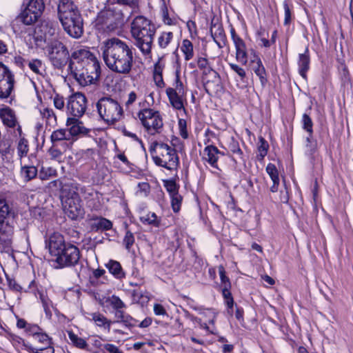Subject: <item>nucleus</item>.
I'll return each instance as SVG.
<instances>
[{
	"instance_id": "obj_1",
	"label": "nucleus",
	"mask_w": 353,
	"mask_h": 353,
	"mask_svg": "<svg viewBox=\"0 0 353 353\" xmlns=\"http://www.w3.org/2000/svg\"><path fill=\"white\" fill-rule=\"evenodd\" d=\"M133 48L128 43L112 37L102 42L101 51L106 65L112 72L128 74L134 63Z\"/></svg>"
},
{
	"instance_id": "obj_2",
	"label": "nucleus",
	"mask_w": 353,
	"mask_h": 353,
	"mask_svg": "<svg viewBox=\"0 0 353 353\" xmlns=\"http://www.w3.org/2000/svg\"><path fill=\"white\" fill-rule=\"evenodd\" d=\"M130 31L136 46L143 54H150L156 31L152 22L143 16H137L131 23Z\"/></svg>"
},
{
	"instance_id": "obj_3",
	"label": "nucleus",
	"mask_w": 353,
	"mask_h": 353,
	"mask_svg": "<svg viewBox=\"0 0 353 353\" xmlns=\"http://www.w3.org/2000/svg\"><path fill=\"white\" fill-rule=\"evenodd\" d=\"M128 12L123 13L119 6L105 8L97 14L94 26L99 32L110 33L129 20Z\"/></svg>"
},
{
	"instance_id": "obj_4",
	"label": "nucleus",
	"mask_w": 353,
	"mask_h": 353,
	"mask_svg": "<svg viewBox=\"0 0 353 353\" xmlns=\"http://www.w3.org/2000/svg\"><path fill=\"white\" fill-rule=\"evenodd\" d=\"M154 163L169 170H176L179 159L176 150L162 142L154 141L150 147Z\"/></svg>"
},
{
	"instance_id": "obj_5",
	"label": "nucleus",
	"mask_w": 353,
	"mask_h": 353,
	"mask_svg": "<svg viewBox=\"0 0 353 353\" xmlns=\"http://www.w3.org/2000/svg\"><path fill=\"white\" fill-rule=\"evenodd\" d=\"M74 65L73 63H70L68 69L80 85L86 86L99 80L101 66L97 59L83 63V65L82 63Z\"/></svg>"
},
{
	"instance_id": "obj_6",
	"label": "nucleus",
	"mask_w": 353,
	"mask_h": 353,
	"mask_svg": "<svg viewBox=\"0 0 353 353\" xmlns=\"http://www.w3.org/2000/svg\"><path fill=\"white\" fill-rule=\"evenodd\" d=\"M11 209L6 198L0 195V251L10 253L13 228L7 221Z\"/></svg>"
},
{
	"instance_id": "obj_7",
	"label": "nucleus",
	"mask_w": 353,
	"mask_h": 353,
	"mask_svg": "<svg viewBox=\"0 0 353 353\" xmlns=\"http://www.w3.org/2000/svg\"><path fill=\"white\" fill-rule=\"evenodd\" d=\"M100 117L108 124H114L123 116V109L119 102L110 97L101 98L97 103Z\"/></svg>"
},
{
	"instance_id": "obj_8",
	"label": "nucleus",
	"mask_w": 353,
	"mask_h": 353,
	"mask_svg": "<svg viewBox=\"0 0 353 353\" xmlns=\"http://www.w3.org/2000/svg\"><path fill=\"white\" fill-rule=\"evenodd\" d=\"M48 57L54 67L61 69L66 65L70 59L67 47L58 39L51 41L46 46Z\"/></svg>"
},
{
	"instance_id": "obj_9",
	"label": "nucleus",
	"mask_w": 353,
	"mask_h": 353,
	"mask_svg": "<svg viewBox=\"0 0 353 353\" xmlns=\"http://www.w3.org/2000/svg\"><path fill=\"white\" fill-rule=\"evenodd\" d=\"M138 117L148 134L154 135L161 132L163 123L159 112L150 108L143 109L139 112Z\"/></svg>"
},
{
	"instance_id": "obj_10",
	"label": "nucleus",
	"mask_w": 353,
	"mask_h": 353,
	"mask_svg": "<svg viewBox=\"0 0 353 353\" xmlns=\"http://www.w3.org/2000/svg\"><path fill=\"white\" fill-rule=\"evenodd\" d=\"M62 205L65 214L70 219L77 220L83 218L85 212L78 192H70L68 196L63 197Z\"/></svg>"
},
{
	"instance_id": "obj_11",
	"label": "nucleus",
	"mask_w": 353,
	"mask_h": 353,
	"mask_svg": "<svg viewBox=\"0 0 353 353\" xmlns=\"http://www.w3.org/2000/svg\"><path fill=\"white\" fill-rule=\"evenodd\" d=\"M59 28L52 21L43 20L34 29L36 42H44L46 44L57 39Z\"/></svg>"
},
{
	"instance_id": "obj_12",
	"label": "nucleus",
	"mask_w": 353,
	"mask_h": 353,
	"mask_svg": "<svg viewBox=\"0 0 353 353\" xmlns=\"http://www.w3.org/2000/svg\"><path fill=\"white\" fill-rule=\"evenodd\" d=\"M79 249L74 245L68 243L66 248L57 256L56 263L59 267H72L76 265L80 259Z\"/></svg>"
},
{
	"instance_id": "obj_13",
	"label": "nucleus",
	"mask_w": 353,
	"mask_h": 353,
	"mask_svg": "<svg viewBox=\"0 0 353 353\" xmlns=\"http://www.w3.org/2000/svg\"><path fill=\"white\" fill-rule=\"evenodd\" d=\"M65 32L72 38L79 39L83 34V19L79 14H73V15L60 20Z\"/></svg>"
},
{
	"instance_id": "obj_14",
	"label": "nucleus",
	"mask_w": 353,
	"mask_h": 353,
	"mask_svg": "<svg viewBox=\"0 0 353 353\" xmlns=\"http://www.w3.org/2000/svg\"><path fill=\"white\" fill-rule=\"evenodd\" d=\"M87 99L82 93L77 92L72 94L68 100L67 110L72 118H79L85 113Z\"/></svg>"
},
{
	"instance_id": "obj_15",
	"label": "nucleus",
	"mask_w": 353,
	"mask_h": 353,
	"mask_svg": "<svg viewBox=\"0 0 353 353\" xmlns=\"http://www.w3.org/2000/svg\"><path fill=\"white\" fill-rule=\"evenodd\" d=\"M66 243L63 235L54 232L52 234L48 239L46 240V247L48 248L49 252L52 256H57L66 248Z\"/></svg>"
},
{
	"instance_id": "obj_16",
	"label": "nucleus",
	"mask_w": 353,
	"mask_h": 353,
	"mask_svg": "<svg viewBox=\"0 0 353 353\" xmlns=\"http://www.w3.org/2000/svg\"><path fill=\"white\" fill-rule=\"evenodd\" d=\"M202 75L204 88L207 93L210 94L219 86L220 76L216 71L212 69V65L210 66V68L202 70Z\"/></svg>"
},
{
	"instance_id": "obj_17",
	"label": "nucleus",
	"mask_w": 353,
	"mask_h": 353,
	"mask_svg": "<svg viewBox=\"0 0 353 353\" xmlns=\"http://www.w3.org/2000/svg\"><path fill=\"white\" fill-rule=\"evenodd\" d=\"M97 57L94 54H92L88 48L86 47H80L75 49L70 56L69 63H73L74 65L76 64H83V63H86L92 61V60L96 59Z\"/></svg>"
},
{
	"instance_id": "obj_18",
	"label": "nucleus",
	"mask_w": 353,
	"mask_h": 353,
	"mask_svg": "<svg viewBox=\"0 0 353 353\" xmlns=\"http://www.w3.org/2000/svg\"><path fill=\"white\" fill-rule=\"evenodd\" d=\"M14 83V77L12 72L0 79V99H5L12 96Z\"/></svg>"
},
{
	"instance_id": "obj_19",
	"label": "nucleus",
	"mask_w": 353,
	"mask_h": 353,
	"mask_svg": "<svg viewBox=\"0 0 353 353\" xmlns=\"http://www.w3.org/2000/svg\"><path fill=\"white\" fill-rule=\"evenodd\" d=\"M57 9L59 21L72 16L73 14L79 13L77 7L72 0H60Z\"/></svg>"
},
{
	"instance_id": "obj_20",
	"label": "nucleus",
	"mask_w": 353,
	"mask_h": 353,
	"mask_svg": "<svg viewBox=\"0 0 353 353\" xmlns=\"http://www.w3.org/2000/svg\"><path fill=\"white\" fill-rule=\"evenodd\" d=\"M210 34L219 48H222L225 44L226 40L225 34L222 25L212 20L210 26Z\"/></svg>"
},
{
	"instance_id": "obj_21",
	"label": "nucleus",
	"mask_w": 353,
	"mask_h": 353,
	"mask_svg": "<svg viewBox=\"0 0 353 353\" xmlns=\"http://www.w3.org/2000/svg\"><path fill=\"white\" fill-rule=\"evenodd\" d=\"M305 154L314 163L319 158L317 141L313 138V135H307L305 139Z\"/></svg>"
},
{
	"instance_id": "obj_22",
	"label": "nucleus",
	"mask_w": 353,
	"mask_h": 353,
	"mask_svg": "<svg viewBox=\"0 0 353 353\" xmlns=\"http://www.w3.org/2000/svg\"><path fill=\"white\" fill-rule=\"evenodd\" d=\"M139 0H117V6L123 13L128 12L129 19L139 11Z\"/></svg>"
},
{
	"instance_id": "obj_23",
	"label": "nucleus",
	"mask_w": 353,
	"mask_h": 353,
	"mask_svg": "<svg viewBox=\"0 0 353 353\" xmlns=\"http://www.w3.org/2000/svg\"><path fill=\"white\" fill-rule=\"evenodd\" d=\"M166 94L172 108L176 110L185 109L183 101L186 100L185 96L177 94L173 88H167Z\"/></svg>"
},
{
	"instance_id": "obj_24",
	"label": "nucleus",
	"mask_w": 353,
	"mask_h": 353,
	"mask_svg": "<svg viewBox=\"0 0 353 353\" xmlns=\"http://www.w3.org/2000/svg\"><path fill=\"white\" fill-rule=\"evenodd\" d=\"M0 117L4 125L13 128L18 125L15 112L10 108H2L0 110Z\"/></svg>"
},
{
	"instance_id": "obj_25",
	"label": "nucleus",
	"mask_w": 353,
	"mask_h": 353,
	"mask_svg": "<svg viewBox=\"0 0 353 353\" xmlns=\"http://www.w3.org/2000/svg\"><path fill=\"white\" fill-rule=\"evenodd\" d=\"M70 187L72 190V192H78V195L79 196L81 195L85 200H91L94 194H97V192L90 185L85 186L77 183H72Z\"/></svg>"
},
{
	"instance_id": "obj_26",
	"label": "nucleus",
	"mask_w": 353,
	"mask_h": 353,
	"mask_svg": "<svg viewBox=\"0 0 353 353\" xmlns=\"http://www.w3.org/2000/svg\"><path fill=\"white\" fill-rule=\"evenodd\" d=\"M310 58L309 54V50L307 48H305L303 53H301L299 55V72L300 75L305 79H307V72L310 69Z\"/></svg>"
},
{
	"instance_id": "obj_27",
	"label": "nucleus",
	"mask_w": 353,
	"mask_h": 353,
	"mask_svg": "<svg viewBox=\"0 0 353 353\" xmlns=\"http://www.w3.org/2000/svg\"><path fill=\"white\" fill-rule=\"evenodd\" d=\"M221 152L212 145H208L204 148L203 159L208 162L212 167L217 168L218 154Z\"/></svg>"
},
{
	"instance_id": "obj_28",
	"label": "nucleus",
	"mask_w": 353,
	"mask_h": 353,
	"mask_svg": "<svg viewBox=\"0 0 353 353\" xmlns=\"http://www.w3.org/2000/svg\"><path fill=\"white\" fill-rule=\"evenodd\" d=\"M70 139V134L66 130L59 129L54 130L51 136L50 140L52 144H58L63 146V150H65L66 148V140Z\"/></svg>"
},
{
	"instance_id": "obj_29",
	"label": "nucleus",
	"mask_w": 353,
	"mask_h": 353,
	"mask_svg": "<svg viewBox=\"0 0 353 353\" xmlns=\"http://www.w3.org/2000/svg\"><path fill=\"white\" fill-rule=\"evenodd\" d=\"M67 125H70L68 134L70 136H76L80 134H85L88 130L86 129L81 122L77 118H68L67 120Z\"/></svg>"
},
{
	"instance_id": "obj_30",
	"label": "nucleus",
	"mask_w": 353,
	"mask_h": 353,
	"mask_svg": "<svg viewBox=\"0 0 353 353\" xmlns=\"http://www.w3.org/2000/svg\"><path fill=\"white\" fill-rule=\"evenodd\" d=\"M234 43L236 48V60L245 65L248 62V53L245 42L242 39H236V41Z\"/></svg>"
},
{
	"instance_id": "obj_31",
	"label": "nucleus",
	"mask_w": 353,
	"mask_h": 353,
	"mask_svg": "<svg viewBox=\"0 0 353 353\" xmlns=\"http://www.w3.org/2000/svg\"><path fill=\"white\" fill-rule=\"evenodd\" d=\"M252 68L254 73L259 77L260 81L264 85L267 81L265 69L262 63L261 60L258 57L255 56V59L252 60Z\"/></svg>"
},
{
	"instance_id": "obj_32",
	"label": "nucleus",
	"mask_w": 353,
	"mask_h": 353,
	"mask_svg": "<svg viewBox=\"0 0 353 353\" xmlns=\"http://www.w3.org/2000/svg\"><path fill=\"white\" fill-rule=\"evenodd\" d=\"M227 150L228 152H231L232 155L235 156L233 157V160L235 163H238L241 161H243V152L239 147L238 141L235 140L233 137H231L228 144Z\"/></svg>"
},
{
	"instance_id": "obj_33",
	"label": "nucleus",
	"mask_w": 353,
	"mask_h": 353,
	"mask_svg": "<svg viewBox=\"0 0 353 353\" xmlns=\"http://www.w3.org/2000/svg\"><path fill=\"white\" fill-rule=\"evenodd\" d=\"M105 267L116 279H122L125 278V273L123 271L121 265L119 262L114 260H110L106 264Z\"/></svg>"
},
{
	"instance_id": "obj_34",
	"label": "nucleus",
	"mask_w": 353,
	"mask_h": 353,
	"mask_svg": "<svg viewBox=\"0 0 353 353\" xmlns=\"http://www.w3.org/2000/svg\"><path fill=\"white\" fill-rule=\"evenodd\" d=\"M114 316L117 319V323H122L126 327H134L137 323L136 319H133L130 315L125 314L123 310L116 311Z\"/></svg>"
},
{
	"instance_id": "obj_35",
	"label": "nucleus",
	"mask_w": 353,
	"mask_h": 353,
	"mask_svg": "<svg viewBox=\"0 0 353 353\" xmlns=\"http://www.w3.org/2000/svg\"><path fill=\"white\" fill-rule=\"evenodd\" d=\"M39 17H40L37 14H34L27 8H25V10L18 16L17 19L23 24L29 26L36 22Z\"/></svg>"
},
{
	"instance_id": "obj_36",
	"label": "nucleus",
	"mask_w": 353,
	"mask_h": 353,
	"mask_svg": "<svg viewBox=\"0 0 353 353\" xmlns=\"http://www.w3.org/2000/svg\"><path fill=\"white\" fill-rule=\"evenodd\" d=\"M26 8L41 17L44 10L45 4L43 0H30Z\"/></svg>"
},
{
	"instance_id": "obj_37",
	"label": "nucleus",
	"mask_w": 353,
	"mask_h": 353,
	"mask_svg": "<svg viewBox=\"0 0 353 353\" xmlns=\"http://www.w3.org/2000/svg\"><path fill=\"white\" fill-rule=\"evenodd\" d=\"M93 221L92 228H96L97 230H108L112 227V221L101 216L96 217Z\"/></svg>"
},
{
	"instance_id": "obj_38",
	"label": "nucleus",
	"mask_w": 353,
	"mask_h": 353,
	"mask_svg": "<svg viewBox=\"0 0 353 353\" xmlns=\"http://www.w3.org/2000/svg\"><path fill=\"white\" fill-rule=\"evenodd\" d=\"M21 174L25 181H28L37 176V169L34 165H25L21 167Z\"/></svg>"
},
{
	"instance_id": "obj_39",
	"label": "nucleus",
	"mask_w": 353,
	"mask_h": 353,
	"mask_svg": "<svg viewBox=\"0 0 353 353\" xmlns=\"http://www.w3.org/2000/svg\"><path fill=\"white\" fill-rule=\"evenodd\" d=\"M42 117L46 119V124L50 126H54L57 124V117L52 109L46 108L41 110Z\"/></svg>"
},
{
	"instance_id": "obj_40",
	"label": "nucleus",
	"mask_w": 353,
	"mask_h": 353,
	"mask_svg": "<svg viewBox=\"0 0 353 353\" xmlns=\"http://www.w3.org/2000/svg\"><path fill=\"white\" fill-rule=\"evenodd\" d=\"M92 320L95 322L96 325L99 327H104L108 331L110 330L111 321L100 313H93L92 314Z\"/></svg>"
},
{
	"instance_id": "obj_41",
	"label": "nucleus",
	"mask_w": 353,
	"mask_h": 353,
	"mask_svg": "<svg viewBox=\"0 0 353 353\" xmlns=\"http://www.w3.org/2000/svg\"><path fill=\"white\" fill-rule=\"evenodd\" d=\"M269 148V145L265 139L260 137L259 138V145H258V152L259 154L256 156V158L259 161H263L264 157L266 156L268 153V150Z\"/></svg>"
},
{
	"instance_id": "obj_42",
	"label": "nucleus",
	"mask_w": 353,
	"mask_h": 353,
	"mask_svg": "<svg viewBox=\"0 0 353 353\" xmlns=\"http://www.w3.org/2000/svg\"><path fill=\"white\" fill-rule=\"evenodd\" d=\"M181 51L185 55L186 61L191 59L194 56L193 45L188 39H184L181 48Z\"/></svg>"
},
{
	"instance_id": "obj_43",
	"label": "nucleus",
	"mask_w": 353,
	"mask_h": 353,
	"mask_svg": "<svg viewBox=\"0 0 353 353\" xmlns=\"http://www.w3.org/2000/svg\"><path fill=\"white\" fill-rule=\"evenodd\" d=\"M173 39L172 32H163L158 38V45L161 48H165Z\"/></svg>"
},
{
	"instance_id": "obj_44",
	"label": "nucleus",
	"mask_w": 353,
	"mask_h": 353,
	"mask_svg": "<svg viewBox=\"0 0 353 353\" xmlns=\"http://www.w3.org/2000/svg\"><path fill=\"white\" fill-rule=\"evenodd\" d=\"M39 295L46 316L48 319H50L52 316L51 311V307H52V301L43 293H39Z\"/></svg>"
},
{
	"instance_id": "obj_45",
	"label": "nucleus",
	"mask_w": 353,
	"mask_h": 353,
	"mask_svg": "<svg viewBox=\"0 0 353 353\" xmlns=\"http://www.w3.org/2000/svg\"><path fill=\"white\" fill-rule=\"evenodd\" d=\"M68 337L77 347L85 349L88 346L86 341L83 339L79 337L72 331L68 332Z\"/></svg>"
},
{
	"instance_id": "obj_46",
	"label": "nucleus",
	"mask_w": 353,
	"mask_h": 353,
	"mask_svg": "<svg viewBox=\"0 0 353 353\" xmlns=\"http://www.w3.org/2000/svg\"><path fill=\"white\" fill-rule=\"evenodd\" d=\"M140 220L143 223L152 225L155 227L159 225V221L155 213L150 212L144 216L140 217Z\"/></svg>"
},
{
	"instance_id": "obj_47",
	"label": "nucleus",
	"mask_w": 353,
	"mask_h": 353,
	"mask_svg": "<svg viewBox=\"0 0 353 353\" xmlns=\"http://www.w3.org/2000/svg\"><path fill=\"white\" fill-rule=\"evenodd\" d=\"M28 142L24 137H21L17 144V153L21 159L26 157L28 152Z\"/></svg>"
},
{
	"instance_id": "obj_48",
	"label": "nucleus",
	"mask_w": 353,
	"mask_h": 353,
	"mask_svg": "<svg viewBox=\"0 0 353 353\" xmlns=\"http://www.w3.org/2000/svg\"><path fill=\"white\" fill-rule=\"evenodd\" d=\"M303 128L308 133V135H313V122L310 117L305 113L302 117Z\"/></svg>"
},
{
	"instance_id": "obj_49",
	"label": "nucleus",
	"mask_w": 353,
	"mask_h": 353,
	"mask_svg": "<svg viewBox=\"0 0 353 353\" xmlns=\"http://www.w3.org/2000/svg\"><path fill=\"white\" fill-rule=\"evenodd\" d=\"M219 273L221 281V290L223 288H231L229 278L225 275V270L222 265L219 267Z\"/></svg>"
},
{
	"instance_id": "obj_50",
	"label": "nucleus",
	"mask_w": 353,
	"mask_h": 353,
	"mask_svg": "<svg viewBox=\"0 0 353 353\" xmlns=\"http://www.w3.org/2000/svg\"><path fill=\"white\" fill-rule=\"evenodd\" d=\"M231 288H223L222 294L228 308L232 309L234 305V299L230 292Z\"/></svg>"
},
{
	"instance_id": "obj_51",
	"label": "nucleus",
	"mask_w": 353,
	"mask_h": 353,
	"mask_svg": "<svg viewBox=\"0 0 353 353\" xmlns=\"http://www.w3.org/2000/svg\"><path fill=\"white\" fill-rule=\"evenodd\" d=\"M170 197L172 210L174 212H178L181 209L182 196L177 193L170 196Z\"/></svg>"
},
{
	"instance_id": "obj_52",
	"label": "nucleus",
	"mask_w": 353,
	"mask_h": 353,
	"mask_svg": "<svg viewBox=\"0 0 353 353\" xmlns=\"http://www.w3.org/2000/svg\"><path fill=\"white\" fill-rule=\"evenodd\" d=\"M265 170L272 181L279 180V172L274 164L268 163Z\"/></svg>"
},
{
	"instance_id": "obj_53",
	"label": "nucleus",
	"mask_w": 353,
	"mask_h": 353,
	"mask_svg": "<svg viewBox=\"0 0 353 353\" xmlns=\"http://www.w3.org/2000/svg\"><path fill=\"white\" fill-rule=\"evenodd\" d=\"M110 304L116 311H121L122 308L125 307V303L121 299L114 295L110 299Z\"/></svg>"
},
{
	"instance_id": "obj_54",
	"label": "nucleus",
	"mask_w": 353,
	"mask_h": 353,
	"mask_svg": "<svg viewBox=\"0 0 353 353\" xmlns=\"http://www.w3.org/2000/svg\"><path fill=\"white\" fill-rule=\"evenodd\" d=\"M59 145L58 144H52L48 150L49 154L52 159H59L61 157L63 151L59 148Z\"/></svg>"
},
{
	"instance_id": "obj_55",
	"label": "nucleus",
	"mask_w": 353,
	"mask_h": 353,
	"mask_svg": "<svg viewBox=\"0 0 353 353\" xmlns=\"http://www.w3.org/2000/svg\"><path fill=\"white\" fill-rule=\"evenodd\" d=\"M165 188H166L167 191L170 193V196L179 193V188L175 181H166L165 182Z\"/></svg>"
},
{
	"instance_id": "obj_56",
	"label": "nucleus",
	"mask_w": 353,
	"mask_h": 353,
	"mask_svg": "<svg viewBox=\"0 0 353 353\" xmlns=\"http://www.w3.org/2000/svg\"><path fill=\"white\" fill-rule=\"evenodd\" d=\"M134 235L130 231L128 230L123 239V243L125 245V248L129 250L134 244Z\"/></svg>"
},
{
	"instance_id": "obj_57",
	"label": "nucleus",
	"mask_w": 353,
	"mask_h": 353,
	"mask_svg": "<svg viewBox=\"0 0 353 353\" xmlns=\"http://www.w3.org/2000/svg\"><path fill=\"white\" fill-rule=\"evenodd\" d=\"M40 331H42V329L39 326L36 324L29 323L25 332L28 335L34 337Z\"/></svg>"
},
{
	"instance_id": "obj_58",
	"label": "nucleus",
	"mask_w": 353,
	"mask_h": 353,
	"mask_svg": "<svg viewBox=\"0 0 353 353\" xmlns=\"http://www.w3.org/2000/svg\"><path fill=\"white\" fill-rule=\"evenodd\" d=\"M10 340L13 345H15L18 347H23L26 350V346H30L29 344L26 343L22 338L18 336H11Z\"/></svg>"
},
{
	"instance_id": "obj_59",
	"label": "nucleus",
	"mask_w": 353,
	"mask_h": 353,
	"mask_svg": "<svg viewBox=\"0 0 353 353\" xmlns=\"http://www.w3.org/2000/svg\"><path fill=\"white\" fill-rule=\"evenodd\" d=\"M175 83H176V85H175V88H174V90H175L177 94H179L180 95L185 96L186 93H185L184 87H183V83L180 80L179 75L178 73L176 74Z\"/></svg>"
},
{
	"instance_id": "obj_60",
	"label": "nucleus",
	"mask_w": 353,
	"mask_h": 353,
	"mask_svg": "<svg viewBox=\"0 0 353 353\" xmlns=\"http://www.w3.org/2000/svg\"><path fill=\"white\" fill-rule=\"evenodd\" d=\"M34 338L44 345H48L50 344L49 336L42 331H40Z\"/></svg>"
},
{
	"instance_id": "obj_61",
	"label": "nucleus",
	"mask_w": 353,
	"mask_h": 353,
	"mask_svg": "<svg viewBox=\"0 0 353 353\" xmlns=\"http://www.w3.org/2000/svg\"><path fill=\"white\" fill-rule=\"evenodd\" d=\"M42 65V63L39 59H34L29 61L28 66L36 74H40L39 68Z\"/></svg>"
},
{
	"instance_id": "obj_62",
	"label": "nucleus",
	"mask_w": 353,
	"mask_h": 353,
	"mask_svg": "<svg viewBox=\"0 0 353 353\" xmlns=\"http://www.w3.org/2000/svg\"><path fill=\"white\" fill-rule=\"evenodd\" d=\"M229 65L230 68L240 77L241 79L243 80L246 76L244 69L234 63H230Z\"/></svg>"
},
{
	"instance_id": "obj_63",
	"label": "nucleus",
	"mask_w": 353,
	"mask_h": 353,
	"mask_svg": "<svg viewBox=\"0 0 353 353\" xmlns=\"http://www.w3.org/2000/svg\"><path fill=\"white\" fill-rule=\"evenodd\" d=\"M53 101H54V105L57 109L62 110L64 108L65 103H64V99H63V97H61L59 94H57L54 97Z\"/></svg>"
},
{
	"instance_id": "obj_64",
	"label": "nucleus",
	"mask_w": 353,
	"mask_h": 353,
	"mask_svg": "<svg viewBox=\"0 0 353 353\" xmlns=\"http://www.w3.org/2000/svg\"><path fill=\"white\" fill-rule=\"evenodd\" d=\"M197 65L201 70L207 68H210V66H211L210 61L205 57H199L197 60Z\"/></svg>"
}]
</instances>
